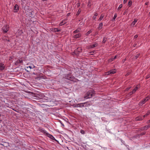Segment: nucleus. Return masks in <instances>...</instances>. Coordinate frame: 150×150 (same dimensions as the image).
Listing matches in <instances>:
<instances>
[{
  "label": "nucleus",
  "instance_id": "nucleus-63",
  "mask_svg": "<svg viewBox=\"0 0 150 150\" xmlns=\"http://www.w3.org/2000/svg\"><path fill=\"white\" fill-rule=\"evenodd\" d=\"M91 6V5H89V7H90Z\"/></svg>",
  "mask_w": 150,
  "mask_h": 150
},
{
  "label": "nucleus",
  "instance_id": "nucleus-50",
  "mask_svg": "<svg viewBox=\"0 0 150 150\" xmlns=\"http://www.w3.org/2000/svg\"><path fill=\"white\" fill-rule=\"evenodd\" d=\"M97 15H98V13H95L94 16H96Z\"/></svg>",
  "mask_w": 150,
  "mask_h": 150
},
{
  "label": "nucleus",
  "instance_id": "nucleus-49",
  "mask_svg": "<svg viewBox=\"0 0 150 150\" xmlns=\"http://www.w3.org/2000/svg\"><path fill=\"white\" fill-rule=\"evenodd\" d=\"M70 13H68L67 14V16H70Z\"/></svg>",
  "mask_w": 150,
  "mask_h": 150
},
{
  "label": "nucleus",
  "instance_id": "nucleus-40",
  "mask_svg": "<svg viewBox=\"0 0 150 150\" xmlns=\"http://www.w3.org/2000/svg\"><path fill=\"white\" fill-rule=\"evenodd\" d=\"M74 107H79V104H76L74 105Z\"/></svg>",
  "mask_w": 150,
  "mask_h": 150
},
{
  "label": "nucleus",
  "instance_id": "nucleus-41",
  "mask_svg": "<svg viewBox=\"0 0 150 150\" xmlns=\"http://www.w3.org/2000/svg\"><path fill=\"white\" fill-rule=\"evenodd\" d=\"M122 4H120L119 6L118 9H119L121 8H122Z\"/></svg>",
  "mask_w": 150,
  "mask_h": 150
},
{
  "label": "nucleus",
  "instance_id": "nucleus-19",
  "mask_svg": "<svg viewBox=\"0 0 150 150\" xmlns=\"http://www.w3.org/2000/svg\"><path fill=\"white\" fill-rule=\"evenodd\" d=\"M42 100V101L43 102H48L49 98L45 96V97L43 98Z\"/></svg>",
  "mask_w": 150,
  "mask_h": 150
},
{
  "label": "nucleus",
  "instance_id": "nucleus-2",
  "mask_svg": "<svg viewBox=\"0 0 150 150\" xmlns=\"http://www.w3.org/2000/svg\"><path fill=\"white\" fill-rule=\"evenodd\" d=\"M93 93L92 90L89 91L87 92L84 98L86 99H88L91 98L93 96Z\"/></svg>",
  "mask_w": 150,
  "mask_h": 150
},
{
  "label": "nucleus",
  "instance_id": "nucleus-23",
  "mask_svg": "<svg viewBox=\"0 0 150 150\" xmlns=\"http://www.w3.org/2000/svg\"><path fill=\"white\" fill-rule=\"evenodd\" d=\"M35 66L33 64H32L31 66H29L27 67V69H28V68H30V69L34 68L35 67Z\"/></svg>",
  "mask_w": 150,
  "mask_h": 150
},
{
  "label": "nucleus",
  "instance_id": "nucleus-14",
  "mask_svg": "<svg viewBox=\"0 0 150 150\" xmlns=\"http://www.w3.org/2000/svg\"><path fill=\"white\" fill-rule=\"evenodd\" d=\"M143 119V117L142 116H139L135 118V120L137 121H140Z\"/></svg>",
  "mask_w": 150,
  "mask_h": 150
},
{
  "label": "nucleus",
  "instance_id": "nucleus-16",
  "mask_svg": "<svg viewBox=\"0 0 150 150\" xmlns=\"http://www.w3.org/2000/svg\"><path fill=\"white\" fill-rule=\"evenodd\" d=\"M51 31L55 32H59L61 31L60 30L58 29L57 28H53L51 29Z\"/></svg>",
  "mask_w": 150,
  "mask_h": 150
},
{
  "label": "nucleus",
  "instance_id": "nucleus-48",
  "mask_svg": "<svg viewBox=\"0 0 150 150\" xmlns=\"http://www.w3.org/2000/svg\"><path fill=\"white\" fill-rule=\"evenodd\" d=\"M145 99H149V96H147L146 97Z\"/></svg>",
  "mask_w": 150,
  "mask_h": 150
},
{
  "label": "nucleus",
  "instance_id": "nucleus-53",
  "mask_svg": "<svg viewBox=\"0 0 150 150\" xmlns=\"http://www.w3.org/2000/svg\"><path fill=\"white\" fill-rule=\"evenodd\" d=\"M147 125V126H148V127L149 128V127H150V124H149L148 125Z\"/></svg>",
  "mask_w": 150,
  "mask_h": 150
},
{
  "label": "nucleus",
  "instance_id": "nucleus-8",
  "mask_svg": "<svg viewBox=\"0 0 150 150\" xmlns=\"http://www.w3.org/2000/svg\"><path fill=\"white\" fill-rule=\"evenodd\" d=\"M98 44L96 42H95L93 44L90 45L89 46V48L90 49L93 48L94 47H96Z\"/></svg>",
  "mask_w": 150,
  "mask_h": 150
},
{
  "label": "nucleus",
  "instance_id": "nucleus-1",
  "mask_svg": "<svg viewBox=\"0 0 150 150\" xmlns=\"http://www.w3.org/2000/svg\"><path fill=\"white\" fill-rule=\"evenodd\" d=\"M64 78L75 82H77L79 81L78 79L75 78L71 73L65 74Z\"/></svg>",
  "mask_w": 150,
  "mask_h": 150
},
{
  "label": "nucleus",
  "instance_id": "nucleus-30",
  "mask_svg": "<svg viewBox=\"0 0 150 150\" xmlns=\"http://www.w3.org/2000/svg\"><path fill=\"white\" fill-rule=\"evenodd\" d=\"M104 17V16L102 14H101L100 16V17L99 18L98 20L99 21H101L103 18Z\"/></svg>",
  "mask_w": 150,
  "mask_h": 150
},
{
  "label": "nucleus",
  "instance_id": "nucleus-11",
  "mask_svg": "<svg viewBox=\"0 0 150 150\" xmlns=\"http://www.w3.org/2000/svg\"><path fill=\"white\" fill-rule=\"evenodd\" d=\"M5 66L4 64L2 63H0V70L2 71L4 69Z\"/></svg>",
  "mask_w": 150,
  "mask_h": 150
},
{
  "label": "nucleus",
  "instance_id": "nucleus-5",
  "mask_svg": "<svg viewBox=\"0 0 150 150\" xmlns=\"http://www.w3.org/2000/svg\"><path fill=\"white\" fill-rule=\"evenodd\" d=\"M19 9V7L17 4H16L13 7V12L16 13L17 12Z\"/></svg>",
  "mask_w": 150,
  "mask_h": 150
},
{
  "label": "nucleus",
  "instance_id": "nucleus-32",
  "mask_svg": "<svg viewBox=\"0 0 150 150\" xmlns=\"http://www.w3.org/2000/svg\"><path fill=\"white\" fill-rule=\"evenodd\" d=\"M146 132H142L141 133H140V134H139V136H142L143 135H145L146 134Z\"/></svg>",
  "mask_w": 150,
  "mask_h": 150
},
{
  "label": "nucleus",
  "instance_id": "nucleus-39",
  "mask_svg": "<svg viewBox=\"0 0 150 150\" xmlns=\"http://www.w3.org/2000/svg\"><path fill=\"white\" fill-rule=\"evenodd\" d=\"M140 55V53L137 54L135 56L136 59L137 58L139 57Z\"/></svg>",
  "mask_w": 150,
  "mask_h": 150
},
{
  "label": "nucleus",
  "instance_id": "nucleus-35",
  "mask_svg": "<svg viewBox=\"0 0 150 150\" xmlns=\"http://www.w3.org/2000/svg\"><path fill=\"white\" fill-rule=\"evenodd\" d=\"M133 93H133V91H132L131 92H130L128 94V95L129 96H131V95H132Z\"/></svg>",
  "mask_w": 150,
  "mask_h": 150
},
{
  "label": "nucleus",
  "instance_id": "nucleus-9",
  "mask_svg": "<svg viewBox=\"0 0 150 150\" xmlns=\"http://www.w3.org/2000/svg\"><path fill=\"white\" fill-rule=\"evenodd\" d=\"M36 97L42 99L43 98L45 97V95L43 93H39L37 94Z\"/></svg>",
  "mask_w": 150,
  "mask_h": 150
},
{
  "label": "nucleus",
  "instance_id": "nucleus-28",
  "mask_svg": "<svg viewBox=\"0 0 150 150\" xmlns=\"http://www.w3.org/2000/svg\"><path fill=\"white\" fill-rule=\"evenodd\" d=\"M138 87H137V86H136L135 88L134 89H133L132 91H133V93H135L136 91L138 89Z\"/></svg>",
  "mask_w": 150,
  "mask_h": 150
},
{
  "label": "nucleus",
  "instance_id": "nucleus-17",
  "mask_svg": "<svg viewBox=\"0 0 150 150\" xmlns=\"http://www.w3.org/2000/svg\"><path fill=\"white\" fill-rule=\"evenodd\" d=\"M138 20L137 19H135L134 21L131 23V25L132 27H134L137 22Z\"/></svg>",
  "mask_w": 150,
  "mask_h": 150
},
{
  "label": "nucleus",
  "instance_id": "nucleus-59",
  "mask_svg": "<svg viewBox=\"0 0 150 150\" xmlns=\"http://www.w3.org/2000/svg\"><path fill=\"white\" fill-rule=\"evenodd\" d=\"M146 115V116H148V114L146 113V114H145Z\"/></svg>",
  "mask_w": 150,
  "mask_h": 150
},
{
  "label": "nucleus",
  "instance_id": "nucleus-33",
  "mask_svg": "<svg viewBox=\"0 0 150 150\" xmlns=\"http://www.w3.org/2000/svg\"><path fill=\"white\" fill-rule=\"evenodd\" d=\"M87 103H86V104H85V105H84V107H88V106H90L91 105V104H90V103H88V102H86Z\"/></svg>",
  "mask_w": 150,
  "mask_h": 150
},
{
  "label": "nucleus",
  "instance_id": "nucleus-22",
  "mask_svg": "<svg viewBox=\"0 0 150 150\" xmlns=\"http://www.w3.org/2000/svg\"><path fill=\"white\" fill-rule=\"evenodd\" d=\"M103 23H100L98 25V28L99 30L101 29L103 27Z\"/></svg>",
  "mask_w": 150,
  "mask_h": 150
},
{
  "label": "nucleus",
  "instance_id": "nucleus-45",
  "mask_svg": "<svg viewBox=\"0 0 150 150\" xmlns=\"http://www.w3.org/2000/svg\"><path fill=\"white\" fill-rule=\"evenodd\" d=\"M80 3H78V4H77V7H79L80 6Z\"/></svg>",
  "mask_w": 150,
  "mask_h": 150
},
{
  "label": "nucleus",
  "instance_id": "nucleus-37",
  "mask_svg": "<svg viewBox=\"0 0 150 150\" xmlns=\"http://www.w3.org/2000/svg\"><path fill=\"white\" fill-rule=\"evenodd\" d=\"M80 132L81 134H84L85 133V131L83 130L82 129L81 130Z\"/></svg>",
  "mask_w": 150,
  "mask_h": 150
},
{
  "label": "nucleus",
  "instance_id": "nucleus-62",
  "mask_svg": "<svg viewBox=\"0 0 150 150\" xmlns=\"http://www.w3.org/2000/svg\"><path fill=\"white\" fill-rule=\"evenodd\" d=\"M149 122H150V120L149 121Z\"/></svg>",
  "mask_w": 150,
  "mask_h": 150
},
{
  "label": "nucleus",
  "instance_id": "nucleus-55",
  "mask_svg": "<svg viewBox=\"0 0 150 150\" xmlns=\"http://www.w3.org/2000/svg\"><path fill=\"white\" fill-rule=\"evenodd\" d=\"M90 3V1H89L88 3V6L89 5V4Z\"/></svg>",
  "mask_w": 150,
  "mask_h": 150
},
{
  "label": "nucleus",
  "instance_id": "nucleus-12",
  "mask_svg": "<svg viewBox=\"0 0 150 150\" xmlns=\"http://www.w3.org/2000/svg\"><path fill=\"white\" fill-rule=\"evenodd\" d=\"M116 71L114 70H111L106 72V75H109L114 74L115 73Z\"/></svg>",
  "mask_w": 150,
  "mask_h": 150
},
{
  "label": "nucleus",
  "instance_id": "nucleus-42",
  "mask_svg": "<svg viewBox=\"0 0 150 150\" xmlns=\"http://www.w3.org/2000/svg\"><path fill=\"white\" fill-rule=\"evenodd\" d=\"M127 13V11L126 10L123 13V15H125V14H126Z\"/></svg>",
  "mask_w": 150,
  "mask_h": 150
},
{
  "label": "nucleus",
  "instance_id": "nucleus-60",
  "mask_svg": "<svg viewBox=\"0 0 150 150\" xmlns=\"http://www.w3.org/2000/svg\"><path fill=\"white\" fill-rule=\"evenodd\" d=\"M52 102V100H50V102Z\"/></svg>",
  "mask_w": 150,
  "mask_h": 150
},
{
  "label": "nucleus",
  "instance_id": "nucleus-58",
  "mask_svg": "<svg viewBox=\"0 0 150 150\" xmlns=\"http://www.w3.org/2000/svg\"><path fill=\"white\" fill-rule=\"evenodd\" d=\"M126 60V59H124V62H125Z\"/></svg>",
  "mask_w": 150,
  "mask_h": 150
},
{
  "label": "nucleus",
  "instance_id": "nucleus-31",
  "mask_svg": "<svg viewBox=\"0 0 150 150\" xmlns=\"http://www.w3.org/2000/svg\"><path fill=\"white\" fill-rule=\"evenodd\" d=\"M106 40L107 38L105 37H104L103 38V40L102 42V43H104L106 42Z\"/></svg>",
  "mask_w": 150,
  "mask_h": 150
},
{
  "label": "nucleus",
  "instance_id": "nucleus-10",
  "mask_svg": "<svg viewBox=\"0 0 150 150\" xmlns=\"http://www.w3.org/2000/svg\"><path fill=\"white\" fill-rule=\"evenodd\" d=\"M81 35V33H79L77 34L74 35L73 36V38L75 39H77L80 38Z\"/></svg>",
  "mask_w": 150,
  "mask_h": 150
},
{
  "label": "nucleus",
  "instance_id": "nucleus-20",
  "mask_svg": "<svg viewBox=\"0 0 150 150\" xmlns=\"http://www.w3.org/2000/svg\"><path fill=\"white\" fill-rule=\"evenodd\" d=\"M66 23V20H64L62 21L59 24L60 26H62L63 24H65Z\"/></svg>",
  "mask_w": 150,
  "mask_h": 150
},
{
  "label": "nucleus",
  "instance_id": "nucleus-26",
  "mask_svg": "<svg viewBox=\"0 0 150 150\" xmlns=\"http://www.w3.org/2000/svg\"><path fill=\"white\" fill-rule=\"evenodd\" d=\"M117 17V14L116 13H115L114 15V16L113 17V18H112V21H115V20L116 18Z\"/></svg>",
  "mask_w": 150,
  "mask_h": 150
},
{
  "label": "nucleus",
  "instance_id": "nucleus-43",
  "mask_svg": "<svg viewBox=\"0 0 150 150\" xmlns=\"http://www.w3.org/2000/svg\"><path fill=\"white\" fill-rule=\"evenodd\" d=\"M96 16H93V19L94 20H96Z\"/></svg>",
  "mask_w": 150,
  "mask_h": 150
},
{
  "label": "nucleus",
  "instance_id": "nucleus-27",
  "mask_svg": "<svg viewBox=\"0 0 150 150\" xmlns=\"http://www.w3.org/2000/svg\"><path fill=\"white\" fill-rule=\"evenodd\" d=\"M132 4V1L131 0H129L128 3V6L129 7H130L131 6Z\"/></svg>",
  "mask_w": 150,
  "mask_h": 150
},
{
  "label": "nucleus",
  "instance_id": "nucleus-64",
  "mask_svg": "<svg viewBox=\"0 0 150 150\" xmlns=\"http://www.w3.org/2000/svg\"><path fill=\"white\" fill-rule=\"evenodd\" d=\"M27 71L28 72V71H28V70H27Z\"/></svg>",
  "mask_w": 150,
  "mask_h": 150
},
{
  "label": "nucleus",
  "instance_id": "nucleus-54",
  "mask_svg": "<svg viewBox=\"0 0 150 150\" xmlns=\"http://www.w3.org/2000/svg\"><path fill=\"white\" fill-rule=\"evenodd\" d=\"M92 52H93V53H94V51H93V52H90V53L91 54V55H93V54H91V53H92Z\"/></svg>",
  "mask_w": 150,
  "mask_h": 150
},
{
  "label": "nucleus",
  "instance_id": "nucleus-24",
  "mask_svg": "<svg viewBox=\"0 0 150 150\" xmlns=\"http://www.w3.org/2000/svg\"><path fill=\"white\" fill-rule=\"evenodd\" d=\"M81 29L80 28H78L77 29L75 30L74 32L73 33H78L80 31Z\"/></svg>",
  "mask_w": 150,
  "mask_h": 150
},
{
  "label": "nucleus",
  "instance_id": "nucleus-52",
  "mask_svg": "<svg viewBox=\"0 0 150 150\" xmlns=\"http://www.w3.org/2000/svg\"><path fill=\"white\" fill-rule=\"evenodd\" d=\"M147 113L148 114V115H149L150 114V111H149V112H147Z\"/></svg>",
  "mask_w": 150,
  "mask_h": 150
},
{
  "label": "nucleus",
  "instance_id": "nucleus-34",
  "mask_svg": "<svg viewBox=\"0 0 150 150\" xmlns=\"http://www.w3.org/2000/svg\"><path fill=\"white\" fill-rule=\"evenodd\" d=\"M150 77V73L148 74L146 76L145 78V79H147L149 78Z\"/></svg>",
  "mask_w": 150,
  "mask_h": 150
},
{
  "label": "nucleus",
  "instance_id": "nucleus-4",
  "mask_svg": "<svg viewBox=\"0 0 150 150\" xmlns=\"http://www.w3.org/2000/svg\"><path fill=\"white\" fill-rule=\"evenodd\" d=\"M9 29V26L7 25H6L2 28L3 32L4 33H6Z\"/></svg>",
  "mask_w": 150,
  "mask_h": 150
},
{
  "label": "nucleus",
  "instance_id": "nucleus-46",
  "mask_svg": "<svg viewBox=\"0 0 150 150\" xmlns=\"http://www.w3.org/2000/svg\"><path fill=\"white\" fill-rule=\"evenodd\" d=\"M127 0H124L123 3L124 4H125L127 2Z\"/></svg>",
  "mask_w": 150,
  "mask_h": 150
},
{
  "label": "nucleus",
  "instance_id": "nucleus-15",
  "mask_svg": "<svg viewBox=\"0 0 150 150\" xmlns=\"http://www.w3.org/2000/svg\"><path fill=\"white\" fill-rule=\"evenodd\" d=\"M47 136L49 137H50L51 139H52V140H55V141H57L55 139V138H54V137L52 136V135H51L50 134H48L47 133Z\"/></svg>",
  "mask_w": 150,
  "mask_h": 150
},
{
  "label": "nucleus",
  "instance_id": "nucleus-6",
  "mask_svg": "<svg viewBox=\"0 0 150 150\" xmlns=\"http://www.w3.org/2000/svg\"><path fill=\"white\" fill-rule=\"evenodd\" d=\"M149 128L148 126L146 125L143 127H142L140 128H139L138 129V131L139 132L140 131H142L144 130H146Z\"/></svg>",
  "mask_w": 150,
  "mask_h": 150
},
{
  "label": "nucleus",
  "instance_id": "nucleus-18",
  "mask_svg": "<svg viewBox=\"0 0 150 150\" xmlns=\"http://www.w3.org/2000/svg\"><path fill=\"white\" fill-rule=\"evenodd\" d=\"M39 130L40 132L44 134H47V133L42 128H40L39 129Z\"/></svg>",
  "mask_w": 150,
  "mask_h": 150
},
{
  "label": "nucleus",
  "instance_id": "nucleus-44",
  "mask_svg": "<svg viewBox=\"0 0 150 150\" xmlns=\"http://www.w3.org/2000/svg\"><path fill=\"white\" fill-rule=\"evenodd\" d=\"M116 58V56H115V57L114 58L111 59V60L113 61V60H114Z\"/></svg>",
  "mask_w": 150,
  "mask_h": 150
},
{
  "label": "nucleus",
  "instance_id": "nucleus-29",
  "mask_svg": "<svg viewBox=\"0 0 150 150\" xmlns=\"http://www.w3.org/2000/svg\"><path fill=\"white\" fill-rule=\"evenodd\" d=\"M92 31L91 30H89V31L87 32L86 34V35L87 36L88 35L91 33L92 32Z\"/></svg>",
  "mask_w": 150,
  "mask_h": 150
},
{
  "label": "nucleus",
  "instance_id": "nucleus-57",
  "mask_svg": "<svg viewBox=\"0 0 150 150\" xmlns=\"http://www.w3.org/2000/svg\"><path fill=\"white\" fill-rule=\"evenodd\" d=\"M136 44H134L133 46H134V47H135V46L136 45Z\"/></svg>",
  "mask_w": 150,
  "mask_h": 150
},
{
  "label": "nucleus",
  "instance_id": "nucleus-61",
  "mask_svg": "<svg viewBox=\"0 0 150 150\" xmlns=\"http://www.w3.org/2000/svg\"><path fill=\"white\" fill-rule=\"evenodd\" d=\"M149 16H150V12L149 13Z\"/></svg>",
  "mask_w": 150,
  "mask_h": 150
},
{
  "label": "nucleus",
  "instance_id": "nucleus-56",
  "mask_svg": "<svg viewBox=\"0 0 150 150\" xmlns=\"http://www.w3.org/2000/svg\"><path fill=\"white\" fill-rule=\"evenodd\" d=\"M145 4L146 5H148V3H147V2H146V3H145Z\"/></svg>",
  "mask_w": 150,
  "mask_h": 150
},
{
  "label": "nucleus",
  "instance_id": "nucleus-7",
  "mask_svg": "<svg viewBox=\"0 0 150 150\" xmlns=\"http://www.w3.org/2000/svg\"><path fill=\"white\" fill-rule=\"evenodd\" d=\"M148 100V99H144L139 102L138 105L139 106H142V105L144 104Z\"/></svg>",
  "mask_w": 150,
  "mask_h": 150
},
{
  "label": "nucleus",
  "instance_id": "nucleus-21",
  "mask_svg": "<svg viewBox=\"0 0 150 150\" xmlns=\"http://www.w3.org/2000/svg\"><path fill=\"white\" fill-rule=\"evenodd\" d=\"M87 103H79V107H84V105Z\"/></svg>",
  "mask_w": 150,
  "mask_h": 150
},
{
  "label": "nucleus",
  "instance_id": "nucleus-51",
  "mask_svg": "<svg viewBox=\"0 0 150 150\" xmlns=\"http://www.w3.org/2000/svg\"><path fill=\"white\" fill-rule=\"evenodd\" d=\"M147 116L146 115V114L144 115L143 116H142L143 117V119L144 118V117H146Z\"/></svg>",
  "mask_w": 150,
  "mask_h": 150
},
{
  "label": "nucleus",
  "instance_id": "nucleus-36",
  "mask_svg": "<svg viewBox=\"0 0 150 150\" xmlns=\"http://www.w3.org/2000/svg\"><path fill=\"white\" fill-rule=\"evenodd\" d=\"M132 87L131 86H129L127 88H126L125 89V91H128L130 89H131V88Z\"/></svg>",
  "mask_w": 150,
  "mask_h": 150
},
{
  "label": "nucleus",
  "instance_id": "nucleus-3",
  "mask_svg": "<svg viewBox=\"0 0 150 150\" xmlns=\"http://www.w3.org/2000/svg\"><path fill=\"white\" fill-rule=\"evenodd\" d=\"M82 49L81 47H78L74 51V53L76 55H78L82 52Z\"/></svg>",
  "mask_w": 150,
  "mask_h": 150
},
{
  "label": "nucleus",
  "instance_id": "nucleus-47",
  "mask_svg": "<svg viewBox=\"0 0 150 150\" xmlns=\"http://www.w3.org/2000/svg\"><path fill=\"white\" fill-rule=\"evenodd\" d=\"M138 37V35H135L134 36V38H137V37Z\"/></svg>",
  "mask_w": 150,
  "mask_h": 150
},
{
  "label": "nucleus",
  "instance_id": "nucleus-13",
  "mask_svg": "<svg viewBox=\"0 0 150 150\" xmlns=\"http://www.w3.org/2000/svg\"><path fill=\"white\" fill-rule=\"evenodd\" d=\"M23 63V61L22 60H21L20 59H18L17 60V61L15 62V64L16 65H18L20 63Z\"/></svg>",
  "mask_w": 150,
  "mask_h": 150
},
{
  "label": "nucleus",
  "instance_id": "nucleus-38",
  "mask_svg": "<svg viewBox=\"0 0 150 150\" xmlns=\"http://www.w3.org/2000/svg\"><path fill=\"white\" fill-rule=\"evenodd\" d=\"M98 31H96L94 34V36H96L97 35H98Z\"/></svg>",
  "mask_w": 150,
  "mask_h": 150
},
{
  "label": "nucleus",
  "instance_id": "nucleus-25",
  "mask_svg": "<svg viewBox=\"0 0 150 150\" xmlns=\"http://www.w3.org/2000/svg\"><path fill=\"white\" fill-rule=\"evenodd\" d=\"M81 10L80 8H79L76 13V15L77 16H78L81 13Z\"/></svg>",
  "mask_w": 150,
  "mask_h": 150
}]
</instances>
